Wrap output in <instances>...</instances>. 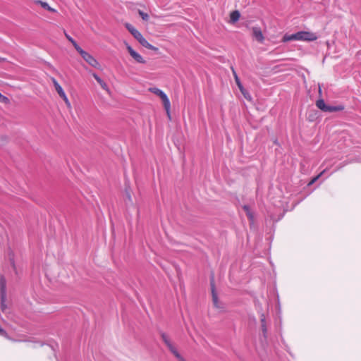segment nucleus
Wrapping results in <instances>:
<instances>
[{
	"instance_id": "1",
	"label": "nucleus",
	"mask_w": 361,
	"mask_h": 361,
	"mask_svg": "<svg viewBox=\"0 0 361 361\" xmlns=\"http://www.w3.org/2000/svg\"><path fill=\"white\" fill-rule=\"evenodd\" d=\"M317 38L318 36L316 35V33L309 31H300L291 35L286 34L283 37L282 42H286L293 40L313 42L317 40Z\"/></svg>"
},
{
	"instance_id": "2",
	"label": "nucleus",
	"mask_w": 361,
	"mask_h": 361,
	"mask_svg": "<svg viewBox=\"0 0 361 361\" xmlns=\"http://www.w3.org/2000/svg\"><path fill=\"white\" fill-rule=\"evenodd\" d=\"M126 27L132 34V35L140 42V44L142 46L151 50L157 49V48L154 47L151 44H149L142 36V35L137 30H136L132 25L126 23Z\"/></svg>"
},
{
	"instance_id": "3",
	"label": "nucleus",
	"mask_w": 361,
	"mask_h": 361,
	"mask_svg": "<svg viewBox=\"0 0 361 361\" xmlns=\"http://www.w3.org/2000/svg\"><path fill=\"white\" fill-rule=\"evenodd\" d=\"M149 92L154 93V94L159 96L162 100L164 109L167 112L169 116H170V109H171V103L167 95L160 89L157 87H150L149 89Z\"/></svg>"
},
{
	"instance_id": "4",
	"label": "nucleus",
	"mask_w": 361,
	"mask_h": 361,
	"mask_svg": "<svg viewBox=\"0 0 361 361\" xmlns=\"http://www.w3.org/2000/svg\"><path fill=\"white\" fill-rule=\"evenodd\" d=\"M77 51L80 54L82 58L92 67L99 68V63L97 61V59L88 52L84 51L81 47L77 50Z\"/></svg>"
},
{
	"instance_id": "5",
	"label": "nucleus",
	"mask_w": 361,
	"mask_h": 361,
	"mask_svg": "<svg viewBox=\"0 0 361 361\" xmlns=\"http://www.w3.org/2000/svg\"><path fill=\"white\" fill-rule=\"evenodd\" d=\"M0 295H1V308L4 312L6 309V279L3 276H0Z\"/></svg>"
},
{
	"instance_id": "6",
	"label": "nucleus",
	"mask_w": 361,
	"mask_h": 361,
	"mask_svg": "<svg viewBox=\"0 0 361 361\" xmlns=\"http://www.w3.org/2000/svg\"><path fill=\"white\" fill-rule=\"evenodd\" d=\"M53 83H54V87L57 92V93L59 94V96L63 99V100L65 102L66 104L67 105V106L68 108H71V103L65 93V92L63 91L62 87L59 84V82L54 79L53 78Z\"/></svg>"
},
{
	"instance_id": "7",
	"label": "nucleus",
	"mask_w": 361,
	"mask_h": 361,
	"mask_svg": "<svg viewBox=\"0 0 361 361\" xmlns=\"http://www.w3.org/2000/svg\"><path fill=\"white\" fill-rule=\"evenodd\" d=\"M127 49L130 54V55L137 62L140 63H145V60L142 58V56L136 52L130 45L127 44Z\"/></svg>"
},
{
	"instance_id": "8",
	"label": "nucleus",
	"mask_w": 361,
	"mask_h": 361,
	"mask_svg": "<svg viewBox=\"0 0 361 361\" xmlns=\"http://www.w3.org/2000/svg\"><path fill=\"white\" fill-rule=\"evenodd\" d=\"M252 36L255 37L258 42H263L264 39V37L262 34V32L259 27H252Z\"/></svg>"
},
{
	"instance_id": "9",
	"label": "nucleus",
	"mask_w": 361,
	"mask_h": 361,
	"mask_svg": "<svg viewBox=\"0 0 361 361\" xmlns=\"http://www.w3.org/2000/svg\"><path fill=\"white\" fill-rule=\"evenodd\" d=\"M168 348L173 354V355L178 360V361H186L183 356L178 353L176 348L173 345H170Z\"/></svg>"
},
{
	"instance_id": "10",
	"label": "nucleus",
	"mask_w": 361,
	"mask_h": 361,
	"mask_svg": "<svg viewBox=\"0 0 361 361\" xmlns=\"http://www.w3.org/2000/svg\"><path fill=\"white\" fill-rule=\"evenodd\" d=\"M92 76L97 80V82L100 85L102 88L104 90L109 91V87L107 84L96 73H92Z\"/></svg>"
},
{
	"instance_id": "11",
	"label": "nucleus",
	"mask_w": 361,
	"mask_h": 361,
	"mask_svg": "<svg viewBox=\"0 0 361 361\" xmlns=\"http://www.w3.org/2000/svg\"><path fill=\"white\" fill-rule=\"evenodd\" d=\"M260 322L262 324V331L264 337H266V334L267 333V329L266 326V317L264 313H262L260 315Z\"/></svg>"
},
{
	"instance_id": "12",
	"label": "nucleus",
	"mask_w": 361,
	"mask_h": 361,
	"mask_svg": "<svg viewBox=\"0 0 361 361\" xmlns=\"http://www.w3.org/2000/svg\"><path fill=\"white\" fill-rule=\"evenodd\" d=\"M35 3L37 4H39L43 8L46 9L50 12H53V13L56 12V11L54 8L50 7L47 2L42 1L41 0H37V1H35Z\"/></svg>"
},
{
	"instance_id": "13",
	"label": "nucleus",
	"mask_w": 361,
	"mask_h": 361,
	"mask_svg": "<svg viewBox=\"0 0 361 361\" xmlns=\"http://www.w3.org/2000/svg\"><path fill=\"white\" fill-rule=\"evenodd\" d=\"M344 109L343 106L338 105V106H331L327 105L326 108L325 112H335V111H339Z\"/></svg>"
},
{
	"instance_id": "14",
	"label": "nucleus",
	"mask_w": 361,
	"mask_h": 361,
	"mask_svg": "<svg viewBox=\"0 0 361 361\" xmlns=\"http://www.w3.org/2000/svg\"><path fill=\"white\" fill-rule=\"evenodd\" d=\"M231 70H232V72H233V76H234V78H235V83L237 85V86L238 87L239 90H240V92H243V86L240 80V78H238L235 69L232 67L231 68Z\"/></svg>"
},
{
	"instance_id": "15",
	"label": "nucleus",
	"mask_w": 361,
	"mask_h": 361,
	"mask_svg": "<svg viewBox=\"0 0 361 361\" xmlns=\"http://www.w3.org/2000/svg\"><path fill=\"white\" fill-rule=\"evenodd\" d=\"M64 35L66 37V39L71 42V44L73 45L75 50H78L80 47L77 44V42L66 32V30L63 31Z\"/></svg>"
},
{
	"instance_id": "16",
	"label": "nucleus",
	"mask_w": 361,
	"mask_h": 361,
	"mask_svg": "<svg viewBox=\"0 0 361 361\" xmlns=\"http://www.w3.org/2000/svg\"><path fill=\"white\" fill-rule=\"evenodd\" d=\"M240 14L238 11H234L231 13L230 18L233 23L237 22L240 18Z\"/></svg>"
},
{
	"instance_id": "17",
	"label": "nucleus",
	"mask_w": 361,
	"mask_h": 361,
	"mask_svg": "<svg viewBox=\"0 0 361 361\" xmlns=\"http://www.w3.org/2000/svg\"><path fill=\"white\" fill-rule=\"evenodd\" d=\"M212 298H213V302H214V306L216 307H219V306L218 305L217 295L215 293L214 285L213 283H212Z\"/></svg>"
},
{
	"instance_id": "18",
	"label": "nucleus",
	"mask_w": 361,
	"mask_h": 361,
	"mask_svg": "<svg viewBox=\"0 0 361 361\" xmlns=\"http://www.w3.org/2000/svg\"><path fill=\"white\" fill-rule=\"evenodd\" d=\"M316 106L319 109H321L322 111H326V104H325L324 99H318L316 102Z\"/></svg>"
},
{
	"instance_id": "19",
	"label": "nucleus",
	"mask_w": 361,
	"mask_h": 361,
	"mask_svg": "<svg viewBox=\"0 0 361 361\" xmlns=\"http://www.w3.org/2000/svg\"><path fill=\"white\" fill-rule=\"evenodd\" d=\"M243 209L246 212V214L247 216V217L251 220L252 221L253 220V218H254V216H253V214L252 212H251V210L250 209V207L248 205H244L243 206Z\"/></svg>"
},
{
	"instance_id": "20",
	"label": "nucleus",
	"mask_w": 361,
	"mask_h": 361,
	"mask_svg": "<svg viewBox=\"0 0 361 361\" xmlns=\"http://www.w3.org/2000/svg\"><path fill=\"white\" fill-rule=\"evenodd\" d=\"M161 338L167 347H169L170 345L173 344L165 333L161 334Z\"/></svg>"
},
{
	"instance_id": "21",
	"label": "nucleus",
	"mask_w": 361,
	"mask_h": 361,
	"mask_svg": "<svg viewBox=\"0 0 361 361\" xmlns=\"http://www.w3.org/2000/svg\"><path fill=\"white\" fill-rule=\"evenodd\" d=\"M138 13L140 16V17L142 18L143 20L147 21L149 20V15L147 13H146L140 10H139Z\"/></svg>"
},
{
	"instance_id": "22",
	"label": "nucleus",
	"mask_w": 361,
	"mask_h": 361,
	"mask_svg": "<svg viewBox=\"0 0 361 361\" xmlns=\"http://www.w3.org/2000/svg\"><path fill=\"white\" fill-rule=\"evenodd\" d=\"M0 102H3V103H5V104H7L9 102V99L8 97H6V96L3 95L1 92H0Z\"/></svg>"
},
{
	"instance_id": "23",
	"label": "nucleus",
	"mask_w": 361,
	"mask_h": 361,
	"mask_svg": "<svg viewBox=\"0 0 361 361\" xmlns=\"http://www.w3.org/2000/svg\"><path fill=\"white\" fill-rule=\"evenodd\" d=\"M241 93L243 94V96L245 97V99H249L250 100L251 99V97L250 96V94L247 92V91L245 90V88L243 87V92H241Z\"/></svg>"
},
{
	"instance_id": "24",
	"label": "nucleus",
	"mask_w": 361,
	"mask_h": 361,
	"mask_svg": "<svg viewBox=\"0 0 361 361\" xmlns=\"http://www.w3.org/2000/svg\"><path fill=\"white\" fill-rule=\"evenodd\" d=\"M0 336L8 337V334L4 329L0 326Z\"/></svg>"
},
{
	"instance_id": "25",
	"label": "nucleus",
	"mask_w": 361,
	"mask_h": 361,
	"mask_svg": "<svg viewBox=\"0 0 361 361\" xmlns=\"http://www.w3.org/2000/svg\"><path fill=\"white\" fill-rule=\"evenodd\" d=\"M322 173H320L317 176H316L312 182H314L316 180H317L321 176H322Z\"/></svg>"
},
{
	"instance_id": "26",
	"label": "nucleus",
	"mask_w": 361,
	"mask_h": 361,
	"mask_svg": "<svg viewBox=\"0 0 361 361\" xmlns=\"http://www.w3.org/2000/svg\"><path fill=\"white\" fill-rule=\"evenodd\" d=\"M6 61V59H4V58H1V57L0 56V62H3V61Z\"/></svg>"
},
{
	"instance_id": "27",
	"label": "nucleus",
	"mask_w": 361,
	"mask_h": 361,
	"mask_svg": "<svg viewBox=\"0 0 361 361\" xmlns=\"http://www.w3.org/2000/svg\"><path fill=\"white\" fill-rule=\"evenodd\" d=\"M128 199L130 200H131V197L130 195H128Z\"/></svg>"
}]
</instances>
